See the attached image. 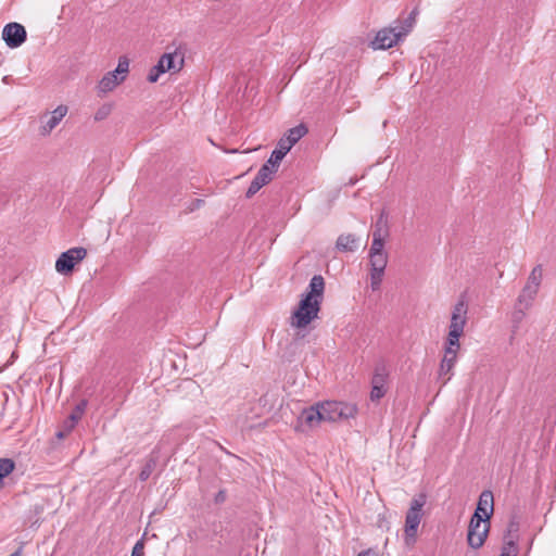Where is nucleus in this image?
I'll use <instances>...</instances> for the list:
<instances>
[{"label":"nucleus","instance_id":"f257e3e1","mask_svg":"<svg viewBox=\"0 0 556 556\" xmlns=\"http://www.w3.org/2000/svg\"><path fill=\"white\" fill-rule=\"evenodd\" d=\"M321 419L326 422H336L341 420H348L354 418L357 413L355 404L338 402V401H326L318 403Z\"/></svg>","mask_w":556,"mask_h":556},{"label":"nucleus","instance_id":"f03ea898","mask_svg":"<svg viewBox=\"0 0 556 556\" xmlns=\"http://www.w3.org/2000/svg\"><path fill=\"white\" fill-rule=\"evenodd\" d=\"M426 504V495L419 494L410 502L409 508L405 516V541L407 544L415 542L419 523L422 517V507Z\"/></svg>","mask_w":556,"mask_h":556},{"label":"nucleus","instance_id":"7ed1b4c3","mask_svg":"<svg viewBox=\"0 0 556 556\" xmlns=\"http://www.w3.org/2000/svg\"><path fill=\"white\" fill-rule=\"evenodd\" d=\"M320 311V301L311 300V296H303L298 308L291 317V326L295 328H305L314 320Z\"/></svg>","mask_w":556,"mask_h":556},{"label":"nucleus","instance_id":"20e7f679","mask_svg":"<svg viewBox=\"0 0 556 556\" xmlns=\"http://www.w3.org/2000/svg\"><path fill=\"white\" fill-rule=\"evenodd\" d=\"M490 527V521H485V518H481L478 514H473L468 526V545L473 549H478L483 546L488 538Z\"/></svg>","mask_w":556,"mask_h":556},{"label":"nucleus","instance_id":"39448f33","mask_svg":"<svg viewBox=\"0 0 556 556\" xmlns=\"http://www.w3.org/2000/svg\"><path fill=\"white\" fill-rule=\"evenodd\" d=\"M412 27V23L407 27H388L379 30L371 42L374 49H389L395 46L404 36L407 35Z\"/></svg>","mask_w":556,"mask_h":556},{"label":"nucleus","instance_id":"423d86ee","mask_svg":"<svg viewBox=\"0 0 556 556\" xmlns=\"http://www.w3.org/2000/svg\"><path fill=\"white\" fill-rule=\"evenodd\" d=\"M87 255V250L81 247L72 248L59 256L55 262V269L61 275H68L73 271L76 264L81 262Z\"/></svg>","mask_w":556,"mask_h":556},{"label":"nucleus","instance_id":"0eeeda50","mask_svg":"<svg viewBox=\"0 0 556 556\" xmlns=\"http://www.w3.org/2000/svg\"><path fill=\"white\" fill-rule=\"evenodd\" d=\"M321 421V413L318 403H316L301 412L296 420L295 430L306 431L317 427Z\"/></svg>","mask_w":556,"mask_h":556},{"label":"nucleus","instance_id":"6e6552de","mask_svg":"<svg viewBox=\"0 0 556 556\" xmlns=\"http://www.w3.org/2000/svg\"><path fill=\"white\" fill-rule=\"evenodd\" d=\"M2 38L10 48L21 47L27 38L25 27L20 23H9L2 30Z\"/></svg>","mask_w":556,"mask_h":556},{"label":"nucleus","instance_id":"1a4fd4ad","mask_svg":"<svg viewBox=\"0 0 556 556\" xmlns=\"http://www.w3.org/2000/svg\"><path fill=\"white\" fill-rule=\"evenodd\" d=\"M176 56H177L176 53H165V54H163L160 58L157 64L154 65L150 70L149 75H148V80L150 83H155V81H157V79H159L161 74H163L165 72H168L170 70H180V67L184 64V59L180 58L179 66L176 67V64H175Z\"/></svg>","mask_w":556,"mask_h":556},{"label":"nucleus","instance_id":"9d476101","mask_svg":"<svg viewBox=\"0 0 556 556\" xmlns=\"http://www.w3.org/2000/svg\"><path fill=\"white\" fill-rule=\"evenodd\" d=\"M388 372L383 366L377 367L371 378L370 400L378 402L387 393Z\"/></svg>","mask_w":556,"mask_h":556},{"label":"nucleus","instance_id":"9b49d317","mask_svg":"<svg viewBox=\"0 0 556 556\" xmlns=\"http://www.w3.org/2000/svg\"><path fill=\"white\" fill-rule=\"evenodd\" d=\"M458 352L444 350V355L440 362V367L438 371V379L442 382V384H446L447 381L451 380L453 376V369L457 362Z\"/></svg>","mask_w":556,"mask_h":556},{"label":"nucleus","instance_id":"f8f14e48","mask_svg":"<svg viewBox=\"0 0 556 556\" xmlns=\"http://www.w3.org/2000/svg\"><path fill=\"white\" fill-rule=\"evenodd\" d=\"M494 513V497L490 490L481 492L477 507L473 514H478L481 518H485V521H490Z\"/></svg>","mask_w":556,"mask_h":556},{"label":"nucleus","instance_id":"ddd939ff","mask_svg":"<svg viewBox=\"0 0 556 556\" xmlns=\"http://www.w3.org/2000/svg\"><path fill=\"white\" fill-rule=\"evenodd\" d=\"M307 128L303 124H300L287 131V134L281 137L277 143L279 148H281L287 153L291 150V148L306 135Z\"/></svg>","mask_w":556,"mask_h":556},{"label":"nucleus","instance_id":"4468645a","mask_svg":"<svg viewBox=\"0 0 556 556\" xmlns=\"http://www.w3.org/2000/svg\"><path fill=\"white\" fill-rule=\"evenodd\" d=\"M467 304L464 299H460L453 308L450 328H457L464 330L467 321Z\"/></svg>","mask_w":556,"mask_h":556},{"label":"nucleus","instance_id":"2eb2a0df","mask_svg":"<svg viewBox=\"0 0 556 556\" xmlns=\"http://www.w3.org/2000/svg\"><path fill=\"white\" fill-rule=\"evenodd\" d=\"M67 113L66 105H59L50 115H46L47 121L42 125V135L50 134Z\"/></svg>","mask_w":556,"mask_h":556},{"label":"nucleus","instance_id":"dca6fc26","mask_svg":"<svg viewBox=\"0 0 556 556\" xmlns=\"http://www.w3.org/2000/svg\"><path fill=\"white\" fill-rule=\"evenodd\" d=\"M124 79H125V76H117L113 72H109L99 81L98 90L100 93H108V92L112 91L121 83H123Z\"/></svg>","mask_w":556,"mask_h":556},{"label":"nucleus","instance_id":"f3484780","mask_svg":"<svg viewBox=\"0 0 556 556\" xmlns=\"http://www.w3.org/2000/svg\"><path fill=\"white\" fill-rule=\"evenodd\" d=\"M325 290V280L320 275H315L309 281L308 285V292L304 294L303 296H311V300H323Z\"/></svg>","mask_w":556,"mask_h":556},{"label":"nucleus","instance_id":"a211bd4d","mask_svg":"<svg viewBox=\"0 0 556 556\" xmlns=\"http://www.w3.org/2000/svg\"><path fill=\"white\" fill-rule=\"evenodd\" d=\"M336 248L340 252H354L358 248V239L355 235H340L336 242Z\"/></svg>","mask_w":556,"mask_h":556},{"label":"nucleus","instance_id":"6ab92c4d","mask_svg":"<svg viewBox=\"0 0 556 556\" xmlns=\"http://www.w3.org/2000/svg\"><path fill=\"white\" fill-rule=\"evenodd\" d=\"M157 462H159V452L156 448H154L151 452V454L149 455V457L147 458L146 464L143 465V467L139 473L140 481H147L150 478V476L156 468Z\"/></svg>","mask_w":556,"mask_h":556},{"label":"nucleus","instance_id":"aec40b11","mask_svg":"<svg viewBox=\"0 0 556 556\" xmlns=\"http://www.w3.org/2000/svg\"><path fill=\"white\" fill-rule=\"evenodd\" d=\"M463 333H464V330H462V329H457L455 327H453V328L448 327V333H447V338H446V341L444 344V350L451 349V351L458 352L460 349L459 338L463 336Z\"/></svg>","mask_w":556,"mask_h":556},{"label":"nucleus","instance_id":"412c9836","mask_svg":"<svg viewBox=\"0 0 556 556\" xmlns=\"http://www.w3.org/2000/svg\"><path fill=\"white\" fill-rule=\"evenodd\" d=\"M538 289L534 287H530V286H525L523 289L521 290L518 299H517V302L520 305L525 306V308H530L531 305H532V302L533 300L535 299L536 294H538Z\"/></svg>","mask_w":556,"mask_h":556},{"label":"nucleus","instance_id":"4be33fe9","mask_svg":"<svg viewBox=\"0 0 556 556\" xmlns=\"http://www.w3.org/2000/svg\"><path fill=\"white\" fill-rule=\"evenodd\" d=\"M370 269L372 270H386L388 264L387 253L369 254Z\"/></svg>","mask_w":556,"mask_h":556},{"label":"nucleus","instance_id":"5701e85b","mask_svg":"<svg viewBox=\"0 0 556 556\" xmlns=\"http://www.w3.org/2000/svg\"><path fill=\"white\" fill-rule=\"evenodd\" d=\"M274 173H276L275 168H270L268 164H264L257 172L254 179L262 184V186H265L271 180V176Z\"/></svg>","mask_w":556,"mask_h":556},{"label":"nucleus","instance_id":"b1692460","mask_svg":"<svg viewBox=\"0 0 556 556\" xmlns=\"http://www.w3.org/2000/svg\"><path fill=\"white\" fill-rule=\"evenodd\" d=\"M286 154L287 152L277 146L265 164H268L270 168H275L277 170L279 163L282 161Z\"/></svg>","mask_w":556,"mask_h":556},{"label":"nucleus","instance_id":"393cba45","mask_svg":"<svg viewBox=\"0 0 556 556\" xmlns=\"http://www.w3.org/2000/svg\"><path fill=\"white\" fill-rule=\"evenodd\" d=\"M15 468V463L11 458H0V483Z\"/></svg>","mask_w":556,"mask_h":556},{"label":"nucleus","instance_id":"a878e982","mask_svg":"<svg viewBox=\"0 0 556 556\" xmlns=\"http://www.w3.org/2000/svg\"><path fill=\"white\" fill-rule=\"evenodd\" d=\"M387 223H388L387 222V216H386L384 212L382 211L380 216L377 219L376 225H375V229L372 231V236L379 233L380 238H384L387 236V233H388Z\"/></svg>","mask_w":556,"mask_h":556},{"label":"nucleus","instance_id":"bb28decb","mask_svg":"<svg viewBox=\"0 0 556 556\" xmlns=\"http://www.w3.org/2000/svg\"><path fill=\"white\" fill-rule=\"evenodd\" d=\"M541 280H542V268L539 265L532 269L530 276L528 277V281H527L526 286H530V287L535 286V288L539 290Z\"/></svg>","mask_w":556,"mask_h":556},{"label":"nucleus","instance_id":"cd10ccee","mask_svg":"<svg viewBox=\"0 0 556 556\" xmlns=\"http://www.w3.org/2000/svg\"><path fill=\"white\" fill-rule=\"evenodd\" d=\"M528 308H525V306L520 305L518 303L515 304V308L511 315V321L514 325V328L517 329L520 325V323L523 320L526 316V311Z\"/></svg>","mask_w":556,"mask_h":556},{"label":"nucleus","instance_id":"c85d7f7f","mask_svg":"<svg viewBox=\"0 0 556 556\" xmlns=\"http://www.w3.org/2000/svg\"><path fill=\"white\" fill-rule=\"evenodd\" d=\"M87 408V401L81 400L70 414V418L76 422L80 420Z\"/></svg>","mask_w":556,"mask_h":556},{"label":"nucleus","instance_id":"c756f323","mask_svg":"<svg viewBox=\"0 0 556 556\" xmlns=\"http://www.w3.org/2000/svg\"><path fill=\"white\" fill-rule=\"evenodd\" d=\"M383 247L384 238H380L379 233L374 235L369 254L384 253Z\"/></svg>","mask_w":556,"mask_h":556},{"label":"nucleus","instance_id":"7c9ffc66","mask_svg":"<svg viewBox=\"0 0 556 556\" xmlns=\"http://www.w3.org/2000/svg\"><path fill=\"white\" fill-rule=\"evenodd\" d=\"M384 271L370 269V287L374 291H377L381 287L382 277Z\"/></svg>","mask_w":556,"mask_h":556},{"label":"nucleus","instance_id":"2f4dec72","mask_svg":"<svg viewBox=\"0 0 556 556\" xmlns=\"http://www.w3.org/2000/svg\"><path fill=\"white\" fill-rule=\"evenodd\" d=\"M500 556H517V546L513 539L505 542Z\"/></svg>","mask_w":556,"mask_h":556},{"label":"nucleus","instance_id":"473e14b6","mask_svg":"<svg viewBox=\"0 0 556 556\" xmlns=\"http://www.w3.org/2000/svg\"><path fill=\"white\" fill-rule=\"evenodd\" d=\"M111 111H112L111 104L101 105L94 113V121L100 122V121L105 119L111 114Z\"/></svg>","mask_w":556,"mask_h":556},{"label":"nucleus","instance_id":"72a5a7b5","mask_svg":"<svg viewBox=\"0 0 556 556\" xmlns=\"http://www.w3.org/2000/svg\"><path fill=\"white\" fill-rule=\"evenodd\" d=\"M128 67H129V63H128L127 59L122 58V59H119L118 64H117L115 71H113V73L116 74L117 76H125V74L128 73Z\"/></svg>","mask_w":556,"mask_h":556},{"label":"nucleus","instance_id":"f704fd0d","mask_svg":"<svg viewBox=\"0 0 556 556\" xmlns=\"http://www.w3.org/2000/svg\"><path fill=\"white\" fill-rule=\"evenodd\" d=\"M77 425L76 421L72 420L70 417L64 420L63 422V430L59 431L58 432V437L59 438H64L67 433H70L74 428L75 426Z\"/></svg>","mask_w":556,"mask_h":556},{"label":"nucleus","instance_id":"c9c22d12","mask_svg":"<svg viewBox=\"0 0 556 556\" xmlns=\"http://www.w3.org/2000/svg\"><path fill=\"white\" fill-rule=\"evenodd\" d=\"M262 184H260L258 181H256L255 179H253L247 190V193H245V197L247 198H252L254 194H256L258 192V190L262 188Z\"/></svg>","mask_w":556,"mask_h":556},{"label":"nucleus","instance_id":"e433bc0d","mask_svg":"<svg viewBox=\"0 0 556 556\" xmlns=\"http://www.w3.org/2000/svg\"><path fill=\"white\" fill-rule=\"evenodd\" d=\"M518 529H519V523L515 520H511L508 525L507 535L505 536V542L508 540H511V539L515 541V536L513 535V533L518 532Z\"/></svg>","mask_w":556,"mask_h":556},{"label":"nucleus","instance_id":"4c0bfd02","mask_svg":"<svg viewBox=\"0 0 556 556\" xmlns=\"http://www.w3.org/2000/svg\"><path fill=\"white\" fill-rule=\"evenodd\" d=\"M144 544L142 540H139L131 551V556H144Z\"/></svg>","mask_w":556,"mask_h":556},{"label":"nucleus","instance_id":"58836bf2","mask_svg":"<svg viewBox=\"0 0 556 556\" xmlns=\"http://www.w3.org/2000/svg\"><path fill=\"white\" fill-rule=\"evenodd\" d=\"M227 498V493L225 490H220L216 493L215 497H214V502L215 504H222L226 501Z\"/></svg>","mask_w":556,"mask_h":556},{"label":"nucleus","instance_id":"ea45409f","mask_svg":"<svg viewBox=\"0 0 556 556\" xmlns=\"http://www.w3.org/2000/svg\"><path fill=\"white\" fill-rule=\"evenodd\" d=\"M357 556H379V553L374 548H368L366 551L361 552Z\"/></svg>","mask_w":556,"mask_h":556},{"label":"nucleus","instance_id":"a19ab883","mask_svg":"<svg viewBox=\"0 0 556 556\" xmlns=\"http://www.w3.org/2000/svg\"><path fill=\"white\" fill-rule=\"evenodd\" d=\"M34 511H35L36 515H40L43 511V506L36 504L34 506Z\"/></svg>","mask_w":556,"mask_h":556},{"label":"nucleus","instance_id":"79ce46f5","mask_svg":"<svg viewBox=\"0 0 556 556\" xmlns=\"http://www.w3.org/2000/svg\"><path fill=\"white\" fill-rule=\"evenodd\" d=\"M203 203H204V201H203V200H201V199H197V200L194 201V205H193V207H200Z\"/></svg>","mask_w":556,"mask_h":556},{"label":"nucleus","instance_id":"37998d69","mask_svg":"<svg viewBox=\"0 0 556 556\" xmlns=\"http://www.w3.org/2000/svg\"><path fill=\"white\" fill-rule=\"evenodd\" d=\"M415 14H416V10H414V11L410 13L409 17L406 20V23H408L409 21H413V20H414V17H415Z\"/></svg>","mask_w":556,"mask_h":556}]
</instances>
